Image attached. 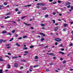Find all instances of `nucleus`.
Masks as SVG:
<instances>
[{
  "label": "nucleus",
  "instance_id": "36",
  "mask_svg": "<svg viewBox=\"0 0 73 73\" xmlns=\"http://www.w3.org/2000/svg\"><path fill=\"white\" fill-rule=\"evenodd\" d=\"M4 4L5 5H7V3L6 2H5L4 3Z\"/></svg>",
  "mask_w": 73,
  "mask_h": 73
},
{
  "label": "nucleus",
  "instance_id": "35",
  "mask_svg": "<svg viewBox=\"0 0 73 73\" xmlns=\"http://www.w3.org/2000/svg\"><path fill=\"white\" fill-rule=\"evenodd\" d=\"M12 40H13V38H12L11 39L9 40V41H12Z\"/></svg>",
  "mask_w": 73,
  "mask_h": 73
},
{
  "label": "nucleus",
  "instance_id": "37",
  "mask_svg": "<svg viewBox=\"0 0 73 73\" xmlns=\"http://www.w3.org/2000/svg\"><path fill=\"white\" fill-rule=\"evenodd\" d=\"M70 46H73V43H71L70 44Z\"/></svg>",
  "mask_w": 73,
  "mask_h": 73
},
{
  "label": "nucleus",
  "instance_id": "34",
  "mask_svg": "<svg viewBox=\"0 0 73 73\" xmlns=\"http://www.w3.org/2000/svg\"><path fill=\"white\" fill-rule=\"evenodd\" d=\"M59 46V47H62V46H63V45L62 44H61Z\"/></svg>",
  "mask_w": 73,
  "mask_h": 73
},
{
  "label": "nucleus",
  "instance_id": "1",
  "mask_svg": "<svg viewBox=\"0 0 73 73\" xmlns=\"http://www.w3.org/2000/svg\"><path fill=\"white\" fill-rule=\"evenodd\" d=\"M54 40L55 41H57V42H60V41H61V39L59 38H55Z\"/></svg>",
  "mask_w": 73,
  "mask_h": 73
},
{
  "label": "nucleus",
  "instance_id": "20",
  "mask_svg": "<svg viewBox=\"0 0 73 73\" xmlns=\"http://www.w3.org/2000/svg\"><path fill=\"white\" fill-rule=\"evenodd\" d=\"M44 40V38H42L40 39V41H43Z\"/></svg>",
  "mask_w": 73,
  "mask_h": 73
},
{
  "label": "nucleus",
  "instance_id": "31",
  "mask_svg": "<svg viewBox=\"0 0 73 73\" xmlns=\"http://www.w3.org/2000/svg\"><path fill=\"white\" fill-rule=\"evenodd\" d=\"M48 16H49V15H45V18H47V17H48Z\"/></svg>",
  "mask_w": 73,
  "mask_h": 73
},
{
  "label": "nucleus",
  "instance_id": "32",
  "mask_svg": "<svg viewBox=\"0 0 73 73\" xmlns=\"http://www.w3.org/2000/svg\"><path fill=\"white\" fill-rule=\"evenodd\" d=\"M70 7H71V6H70V5H69L68 6H67V7L68 8H70Z\"/></svg>",
  "mask_w": 73,
  "mask_h": 73
},
{
  "label": "nucleus",
  "instance_id": "4",
  "mask_svg": "<svg viewBox=\"0 0 73 73\" xmlns=\"http://www.w3.org/2000/svg\"><path fill=\"white\" fill-rule=\"evenodd\" d=\"M47 9V8L46 7H43L42 8V10H43V11H44V10H46V9Z\"/></svg>",
  "mask_w": 73,
  "mask_h": 73
},
{
  "label": "nucleus",
  "instance_id": "18",
  "mask_svg": "<svg viewBox=\"0 0 73 73\" xmlns=\"http://www.w3.org/2000/svg\"><path fill=\"white\" fill-rule=\"evenodd\" d=\"M67 25H68L66 23H65L64 24V27H66V26H67Z\"/></svg>",
  "mask_w": 73,
  "mask_h": 73
},
{
  "label": "nucleus",
  "instance_id": "49",
  "mask_svg": "<svg viewBox=\"0 0 73 73\" xmlns=\"http://www.w3.org/2000/svg\"><path fill=\"white\" fill-rule=\"evenodd\" d=\"M62 63L63 64H65V63H66V61H63Z\"/></svg>",
  "mask_w": 73,
  "mask_h": 73
},
{
  "label": "nucleus",
  "instance_id": "26",
  "mask_svg": "<svg viewBox=\"0 0 73 73\" xmlns=\"http://www.w3.org/2000/svg\"><path fill=\"white\" fill-rule=\"evenodd\" d=\"M28 49V47H24L23 48V49L24 50H27Z\"/></svg>",
  "mask_w": 73,
  "mask_h": 73
},
{
  "label": "nucleus",
  "instance_id": "6",
  "mask_svg": "<svg viewBox=\"0 0 73 73\" xmlns=\"http://www.w3.org/2000/svg\"><path fill=\"white\" fill-rule=\"evenodd\" d=\"M7 33V31H4L2 32L1 33H3V34H4L5 33Z\"/></svg>",
  "mask_w": 73,
  "mask_h": 73
},
{
  "label": "nucleus",
  "instance_id": "59",
  "mask_svg": "<svg viewBox=\"0 0 73 73\" xmlns=\"http://www.w3.org/2000/svg\"><path fill=\"white\" fill-rule=\"evenodd\" d=\"M33 20V19H31L29 20V21H32Z\"/></svg>",
  "mask_w": 73,
  "mask_h": 73
},
{
  "label": "nucleus",
  "instance_id": "63",
  "mask_svg": "<svg viewBox=\"0 0 73 73\" xmlns=\"http://www.w3.org/2000/svg\"><path fill=\"white\" fill-rule=\"evenodd\" d=\"M59 15L60 16H62V14H61V13H59Z\"/></svg>",
  "mask_w": 73,
  "mask_h": 73
},
{
  "label": "nucleus",
  "instance_id": "56",
  "mask_svg": "<svg viewBox=\"0 0 73 73\" xmlns=\"http://www.w3.org/2000/svg\"><path fill=\"white\" fill-rule=\"evenodd\" d=\"M31 5H27V7H31Z\"/></svg>",
  "mask_w": 73,
  "mask_h": 73
},
{
  "label": "nucleus",
  "instance_id": "27",
  "mask_svg": "<svg viewBox=\"0 0 73 73\" xmlns=\"http://www.w3.org/2000/svg\"><path fill=\"white\" fill-rule=\"evenodd\" d=\"M11 32L12 33H15V30H13V31H11Z\"/></svg>",
  "mask_w": 73,
  "mask_h": 73
},
{
  "label": "nucleus",
  "instance_id": "17",
  "mask_svg": "<svg viewBox=\"0 0 73 73\" xmlns=\"http://www.w3.org/2000/svg\"><path fill=\"white\" fill-rule=\"evenodd\" d=\"M16 45H17V46H21L19 44H18V43H16Z\"/></svg>",
  "mask_w": 73,
  "mask_h": 73
},
{
  "label": "nucleus",
  "instance_id": "39",
  "mask_svg": "<svg viewBox=\"0 0 73 73\" xmlns=\"http://www.w3.org/2000/svg\"><path fill=\"white\" fill-rule=\"evenodd\" d=\"M70 8L72 10L73 9V6H71Z\"/></svg>",
  "mask_w": 73,
  "mask_h": 73
},
{
  "label": "nucleus",
  "instance_id": "24",
  "mask_svg": "<svg viewBox=\"0 0 73 73\" xmlns=\"http://www.w3.org/2000/svg\"><path fill=\"white\" fill-rule=\"evenodd\" d=\"M56 3H57V1H55L53 3H52V4H56Z\"/></svg>",
  "mask_w": 73,
  "mask_h": 73
},
{
  "label": "nucleus",
  "instance_id": "41",
  "mask_svg": "<svg viewBox=\"0 0 73 73\" xmlns=\"http://www.w3.org/2000/svg\"><path fill=\"white\" fill-rule=\"evenodd\" d=\"M15 11L17 12V11H19V9L17 8H16L15 9Z\"/></svg>",
  "mask_w": 73,
  "mask_h": 73
},
{
  "label": "nucleus",
  "instance_id": "16",
  "mask_svg": "<svg viewBox=\"0 0 73 73\" xmlns=\"http://www.w3.org/2000/svg\"><path fill=\"white\" fill-rule=\"evenodd\" d=\"M10 17L9 16H7V17H5V19H8V18H9Z\"/></svg>",
  "mask_w": 73,
  "mask_h": 73
},
{
  "label": "nucleus",
  "instance_id": "44",
  "mask_svg": "<svg viewBox=\"0 0 73 73\" xmlns=\"http://www.w3.org/2000/svg\"><path fill=\"white\" fill-rule=\"evenodd\" d=\"M48 47V46H46L44 47V48H47Z\"/></svg>",
  "mask_w": 73,
  "mask_h": 73
},
{
  "label": "nucleus",
  "instance_id": "46",
  "mask_svg": "<svg viewBox=\"0 0 73 73\" xmlns=\"http://www.w3.org/2000/svg\"><path fill=\"white\" fill-rule=\"evenodd\" d=\"M56 13L55 12H53L52 13V14L54 15H56Z\"/></svg>",
  "mask_w": 73,
  "mask_h": 73
},
{
  "label": "nucleus",
  "instance_id": "13",
  "mask_svg": "<svg viewBox=\"0 0 73 73\" xmlns=\"http://www.w3.org/2000/svg\"><path fill=\"white\" fill-rule=\"evenodd\" d=\"M59 53H61V54H64V52H63L61 51L59 52Z\"/></svg>",
  "mask_w": 73,
  "mask_h": 73
},
{
  "label": "nucleus",
  "instance_id": "14",
  "mask_svg": "<svg viewBox=\"0 0 73 73\" xmlns=\"http://www.w3.org/2000/svg\"><path fill=\"white\" fill-rule=\"evenodd\" d=\"M38 65H36L33 67V68H36V67H38Z\"/></svg>",
  "mask_w": 73,
  "mask_h": 73
},
{
  "label": "nucleus",
  "instance_id": "60",
  "mask_svg": "<svg viewBox=\"0 0 73 73\" xmlns=\"http://www.w3.org/2000/svg\"><path fill=\"white\" fill-rule=\"evenodd\" d=\"M58 3H60L61 2L60 1H58Z\"/></svg>",
  "mask_w": 73,
  "mask_h": 73
},
{
  "label": "nucleus",
  "instance_id": "33",
  "mask_svg": "<svg viewBox=\"0 0 73 73\" xmlns=\"http://www.w3.org/2000/svg\"><path fill=\"white\" fill-rule=\"evenodd\" d=\"M38 58V56H35V59H36Z\"/></svg>",
  "mask_w": 73,
  "mask_h": 73
},
{
  "label": "nucleus",
  "instance_id": "47",
  "mask_svg": "<svg viewBox=\"0 0 73 73\" xmlns=\"http://www.w3.org/2000/svg\"><path fill=\"white\" fill-rule=\"evenodd\" d=\"M26 17V16H24L23 17H22V19H24V18H25V17Z\"/></svg>",
  "mask_w": 73,
  "mask_h": 73
},
{
  "label": "nucleus",
  "instance_id": "2",
  "mask_svg": "<svg viewBox=\"0 0 73 73\" xmlns=\"http://www.w3.org/2000/svg\"><path fill=\"white\" fill-rule=\"evenodd\" d=\"M14 67L15 68H17L18 66V63H15L14 65Z\"/></svg>",
  "mask_w": 73,
  "mask_h": 73
},
{
  "label": "nucleus",
  "instance_id": "64",
  "mask_svg": "<svg viewBox=\"0 0 73 73\" xmlns=\"http://www.w3.org/2000/svg\"><path fill=\"white\" fill-rule=\"evenodd\" d=\"M70 23H71V24H73V22H71Z\"/></svg>",
  "mask_w": 73,
  "mask_h": 73
},
{
  "label": "nucleus",
  "instance_id": "54",
  "mask_svg": "<svg viewBox=\"0 0 73 73\" xmlns=\"http://www.w3.org/2000/svg\"><path fill=\"white\" fill-rule=\"evenodd\" d=\"M31 29H34V28L33 27H31Z\"/></svg>",
  "mask_w": 73,
  "mask_h": 73
},
{
  "label": "nucleus",
  "instance_id": "51",
  "mask_svg": "<svg viewBox=\"0 0 73 73\" xmlns=\"http://www.w3.org/2000/svg\"><path fill=\"white\" fill-rule=\"evenodd\" d=\"M22 61H23V62H26V60H23Z\"/></svg>",
  "mask_w": 73,
  "mask_h": 73
},
{
  "label": "nucleus",
  "instance_id": "55",
  "mask_svg": "<svg viewBox=\"0 0 73 73\" xmlns=\"http://www.w3.org/2000/svg\"><path fill=\"white\" fill-rule=\"evenodd\" d=\"M72 70H73V69L72 68H71L70 70V71H72Z\"/></svg>",
  "mask_w": 73,
  "mask_h": 73
},
{
  "label": "nucleus",
  "instance_id": "23",
  "mask_svg": "<svg viewBox=\"0 0 73 73\" xmlns=\"http://www.w3.org/2000/svg\"><path fill=\"white\" fill-rule=\"evenodd\" d=\"M33 47H34V46L33 45H31L30 46V48H33Z\"/></svg>",
  "mask_w": 73,
  "mask_h": 73
},
{
  "label": "nucleus",
  "instance_id": "58",
  "mask_svg": "<svg viewBox=\"0 0 73 73\" xmlns=\"http://www.w3.org/2000/svg\"><path fill=\"white\" fill-rule=\"evenodd\" d=\"M8 54L9 55H11V53L9 52H8Z\"/></svg>",
  "mask_w": 73,
  "mask_h": 73
},
{
  "label": "nucleus",
  "instance_id": "48",
  "mask_svg": "<svg viewBox=\"0 0 73 73\" xmlns=\"http://www.w3.org/2000/svg\"><path fill=\"white\" fill-rule=\"evenodd\" d=\"M10 15V13H7L6 14V15Z\"/></svg>",
  "mask_w": 73,
  "mask_h": 73
},
{
  "label": "nucleus",
  "instance_id": "15",
  "mask_svg": "<svg viewBox=\"0 0 73 73\" xmlns=\"http://www.w3.org/2000/svg\"><path fill=\"white\" fill-rule=\"evenodd\" d=\"M40 5L41 6H44V5H45V4L43 3H41Z\"/></svg>",
  "mask_w": 73,
  "mask_h": 73
},
{
  "label": "nucleus",
  "instance_id": "53",
  "mask_svg": "<svg viewBox=\"0 0 73 73\" xmlns=\"http://www.w3.org/2000/svg\"><path fill=\"white\" fill-rule=\"evenodd\" d=\"M49 2H52L53 1V0H49Z\"/></svg>",
  "mask_w": 73,
  "mask_h": 73
},
{
  "label": "nucleus",
  "instance_id": "5",
  "mask_svg": "<svg viewBox=\"0 0 73 73\" xmlns=\"http://www.w3.org/2000/svg\"><path fill=\"white\" fill-rule=\"evenodd\" d=\"M24 24H25L26 25H27V26L31 25V24H27V23H25V22H24Z\"/></svg>",
  "mask_w": 73,
  "mask_h": 73
},
{
  "label": "nucleus",
  "instance_id": "11",
  "mask_svg": "<svg viewBox=\"0 0 73 73\" xmlns=\"http://www.w3.org/2000/svg\"><path fill=\"white\" fill-rule=\"evenodd\" d=\"M58 29V27H56L54 28V31H57V30Z\"/></svg>",
  "mask_w": 73,
  "mask_h": 73
},
{
  "label": "nucleus",
  "instance_id": "45",
  "mask_svg": "<svg viewBox=\"0 0 73 73\" xmlns=\"http://www.w3.org/2000/svg\"><path fill=\"white\" fill-rule=\"evenodd\" d=\"M32 68H33V67H32V66H30V69H32Z\"/></svg>",
  "mask_w": 73,
  "mask_h": 73
},
{
  "label": "nucleus",
  "instance_id": "9",
  "mask_svg": "<svg viewBox=\"0 0 73 73\" xmlns=\"http://www.w3.org/2000/svg\"><path fill=\"white\" fill-rule=\"evenodd\" d=\"M7 67L8 69H9L11 68V66L9 65L8 64L7 66Z\"/></svg>",
  "mask_w": 73,
  "mask_h": 73
},
{
  "label": "nucleus",
  "instance_id": "42",
  "mask_svg": "<svg viewBox=\"0 0 73 73\" xmlns=\"http://www.w3.org/2000/svg\"><path fill=\"white\" fill-rule=\"evenodd\" d=\"M58 44V43H57V42H55V45H57Z\"/></svg>",
  "mask_w": 73,
  "mask_h": 73
},
{
  "label": "nucleus",
  "instance_id": "40",
  "mask_svg": "<svg viewBox=\"0 0 73 73\" xmlns=\"http://www.w3.org/2000/svg\"><path fill=\"white\" fill-rule=\"evenodd\" d=\"M17 14H20V13H21V12L20 11H18L17 13Z\"/></svg>",
  "mask_w": 73,
  "mask_h": 73
},
{
  "label": "nucleus",
  "instance_id": "21",
  "mask_svg": "<svg viewBox=\"0 0 73 73\" xmlns=\"http://www.w3.org/2000/svg\"><path fill=\"white\" fill-rule=\"evenodd\" d=\"M52 21L53 22V23L54 24L56 23V21H55V20H52Z\"/></svg>",
  "mask_w": 73,
  "mask_h": 73
},
{
  "label": "nucleus",
  "instance_id": "8",
  "mask_svg": "<svg viewBox=\"0 0 73 73\" xmlns=\"http://www.w3.org/2000/svg\"><path fill=\"white\" fill-rule=\"evenodd\" d=\"M40 35H42L43 36H46L44 34V33H40Z\"/></svg>",
  "mask_w": 73,
  "mask_h": 73
},
{
  "label": "nucleus",
  "instance_id": "30",
  "mask_svg": "<svg viewBox=\"0 0 73 73\" xmlns=\"http://www.w3.org/2000/svg\"><path fill=\"white\" fill-rule=\"evenodd\" d=\"M27 36H23V38H27Z\"/></svg>",
  "mask_w": 73,
  "mask_h": 73
},
{
  "label": "nucleus",
  "instance_id": "38",
  "mask_svg": "<svg viewBox=\"0 0 73 73\" xmlns=\"http://www.w3.org/2000/svg\"><path fill=\"white\" fill-rule=\"evenodd\" d=\"M7 35H12V34L11 33H8L7 34Z\"/></svg>",
  "mask_w": 73,
  "mask_h": 73
},
{
  "label": "nucleus",
  "instance_id": "61",
  "mask_svg": "<svg viewBox=\"0 0 73 73\" xmlns=\"http://www.w3.org/2000/svg\"><path fill=\"white\" fill-rule=\"evenodd\" d=\"M6 46H9V44H6Z\"/></svg>",
  "mask_w": 73,
  "mask_h": 73
},
{
  "label": "nucleus",
  "instance_id": "28",
  "mask_svg": "<svg viewBox=\"0 0 73 73\" xmlns=\"http://www.w3.org/2000/svg\"><path fill=\"white\" fill-rule=\"evenodd\" d=\"M37 5H41V3H38L36 4Z\"/></svg>",
  "mask_w": 73,
  "mask_h": 73
},
{
  "label": "nucleus",
  "instance_id": "50",
  "mask_svg": "<svg viewBox=\"0 0 73 73\" xmlns=\"http://www.w3.org/2000/svg\"><path fill=\"white\" fill-rule=\"evenodd\" d=\"M0 61H4V60H3V59L0 58Z\"/></svg>",
  "mask_w": 73,
  "mask_h": 73
},
{
  "label": "nucleus",
  "instance_id": "29",
  "mask_svg": "<svg viewBox=\"0 0 73 73\" xmlns=\"http://www.w3.org/2000/svg\"><path fill=\"white\" fill-rule=\"evenodd\" d=\"M45 70H46V71L47 72H49V71H50V70H49V69H46Z\"/></svg>",
  "mask_w": 73,
  "mask_h": 73
},
{
  "label": "nucleus",
  "instance_id": "7",
  "mask_svg": "<svg viewBox=\"0 0 73 73\" xmlns=\"http://www.w3.org/2000/svg\"><path fill=\"white\" fill-rule=\"evenodd\" d=\"M47 54H49V55H50V56H53V53H50V54H49L48 53H47Z\"/></svg>",
  "mask_w": 73,
  "mask_h": 73
},
{
  "label": "nucleus",
  "instance_id": "10",
  "mask_svg": "<svg viewBox=\"0 0 73 73\" xmlns=\"http://www.w3.org/2000/svg\"><path fill=\"white\" fill-rule=\"evenodd\" d=\"M40 25L42 26V27H45V25L44 24L41 23L40 24Z\"/></svg>",
  "mask_w": 73,
  "mask_h": 73
},
{
  "label": "nucleus",
  "instance_id": "57",
  "mask_svg": "<svg viewBox=\"0 0 73 73\" xmlns=\"http://www.w3.org/2000/svg\"><path fill=\"white\" fill-rule=\"evenodd\" d=\"M61 50H62V51H64V48L61 49Z\"/></svg>",
  "mask_w": 73,
  "mask_h": 73
},
{
  "label": "nucleus",
  "instance_id": "43",
  "mask_svg": "<svg viewBox=\"0 0 73 73\" xmlns=\"http://www.w3.org/2000/svg\"><path fill=\"white\" fill-rule=\"evenodd\" d=\"M24 53L25 54H27V53H28V52L27 51H25L24 52Z\"/></svg>",
  "mask_w": 73,
  "mask_h": 73
},
{
  "label": "nucleus",
  "instance_id": "19",
  "mask_svg": "<svg viewBox=\"0 0 73 73\" xmlns=\"http://www.w3.org/2000/svg\"><path fill=\"white\" fill-rule=\"evenodd\" d=\"M3 42V40L0 39V43H1Z\"/></svg>",
  "mask_w": 73,
  "mask_h": 73
},
{
  "label": "nucleus",
  "instance_id": "25",
  "mask_svg": "<svg viewBox=\"0 0 73 73\" xmlns=\"http://www.w3.org/2000/svg\"><path fill=\"white\" fill-rule=\"evenodd\" d=\"M0 73H3V70L2 69L0 70Z\"/></svg>",
  "mask_w": 73,
  "mask_h": 73
},
{
  "label": "nucleus",
  "instance_id": "3",
  "mask_svg": "<svg viewBox=\"0 0 73 73\" xmlns=\"http://www.w3.org/2000/svg\"><path fill=\"white\" fill-rule=\"evenodd\" d=\"M71 4V3H70V2H66V5H70V4Z\"/></svg>",
  "mask_w": 73,
  "mask_h": 73
},
{
  "label": "nucleus",
  "instance_id": "22",
  "mask_svg": "<svg viewBox=\"0 0 73 73\" xmlns=\"http://www.w3.org/2000/svg\"><path fill=\"white\" fill-rule=\"evenodd\" d=\"M14 36H15L16 37H18V35L17 34H15Z\"/></svg>",
  "mask_w": 73,
  "mask_h": 73
},
{
  "label": "nucleus",
  "instance_id": "52",
  "mask_svg": "<svg viewBox=\"0 0 73 73\" xmlns=\"http://www.w3.org/2000/svg\"><path fill=\"white\" fill-rule=\"evenodd\" d=\"M22 38H21V37L19 38H18V39H19V40H20V39H21Z\"/></svg>",
  "mask_w": 73,
  "mask_h": 73
},
{
  "label": "nucleus",
  "instance_id": "62",
  "mask_svg": "<svg viewBox=\"0 0 73 73\" xmlns=\"http://www.w3.org/2000/svg\"><path fill=\"white\" fill-rule=\"evenodd\" d=\"M11 48V47H7V49H9V48Z\"/></svg>",
  "mask_w": 73,
  "mask_h": 73
},
{
  "label": "nucleus",
  "instance_id": "12",
  "mask_svg": "<svg viewBox=\"0 0 73 73\" xmlns=\"http://www.w3.org/2000/svg\"><path fill=\"white\" fill-rule=\"evenodd\" d=\"M18 58V57L17 56H14L12 58L13 59H15V58Z\"/></svg>",
  "mask_w": 73,
  "mask_h": 73
}]
</instances>
